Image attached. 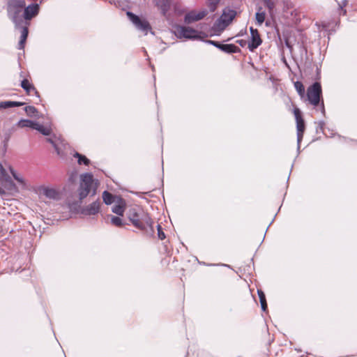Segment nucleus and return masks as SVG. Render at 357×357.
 I'll return each instance as SVG.
<instances>
[{
	"label": "nucleus",
	"mask_w": 357,
	"mask_h": 357,
	"mask_svg": "<svg viewBox=\"0 0 357 357\" xmlns=\"http://www.w3.org/2000/svg\"><path fill=\"white\" fill-rule=\"evenodd\" d=\"M127 217L137 229L144 231L149 227L152 232H154L153 220L148 213L142 210L131 208L127 213Z\"/></svg>",
	"instance_id": "obj_1"
},
{
	"label": "nucleus",
	"mask_w": 357,
	"mask_h": 357,
	"mask_svg": "<svg viewBox=\"0 0 357 357\" xmlns=\"http://www.w3.org/2000/svg\"><path fill=\"white\" fill-rule=\"evenodd\" d=\"M98 188V183L94 181L91 174H84L81 176L80 184L78 189L79 198L84 199L88 195H94Z\"/></svg>",
	"instance_id": "obj_2"
},
{
	"label": "nucleus",
	"mask_w": 357,
	"mask_h": 357,
	"mask_svg": "<svg viewBox=\"0 0 357 357\" xmlns=\"http://www.w3.org/2000/svg\"><path fill=\"white\" fill-rule=\"evenodd\" d=\"M322 96V89L320 83L314 82L307 89L306 100L314 107H320L322 114L325 113V108L323 99L321 100Z\"/></svg>",
	"instance_id": "obj_3"
},
{
	"label": "nucleus",
	"mask_w": 357,
	"mask_h": 357,
	"mask_svg": "<svg viewBox=\"0 0 357 357\" xmlns=\"http://www.w3.org/2000/svg\"><path fill=\"white\" fill-rule=\"evenodd\" d=\"M236 11L234 10L225 8L220 18L216 20L213 26V30L215 32H222L233 21L236 15Z\"/></svg>",
	"instance_id": "obj_4"
},
{
	"label": "nucleus",
	"mask_w": 357,
	"mask_h": 357,
	"mask_svg": "<svg viewBox=\"0 0 357 357\" xmlns=\"http://www.w3.org/2000/svg\"><path fill=\"white\" fill-rule=\"evenodd\" d=\"M26 6L25 0H9L7 4V12L8 16L14 22L17 20L22 9Z\"/></svg>",
	"instance_id": "obj_5"
},
{
	"label": "nucleus",
	"mask_w": 357,
	"mask_h": 357,
	"mask_svg": "<svg viewBox=\"0 0 357 357\" xmlns=\"http://www.w3.org/2000/svg\"><path fill=\"white\" fill-rule=\"evenodd\" d=\"M176 35L179 38L197 39L200 38V31L190 26H178L175 30Z\"/></svg>",
	"instance_id": "obj_6"
},
{
	"label": "nucleus",
	"mask_w": 357,
	"mask_h": 357,
	"mask_svg": "<svg viewBox=\"0 0 357 357\" xmlns=\"http://www.w3.org/2000/svg\"><path fill=\"white\" fill-rule=\"evenodd\" d=\"M293 113L294 114L296 123L297 140L298 143L300 144L303 139V134L305 130V121L302 116L301 112L298 107H295L294 109Z\"/></svg>",
	"instance_id": "obj_7"
},
{
	"label": "nucleus",
	"mask_w": 357,
	"mask_h": 357,
	"mask_svg": "<svg viewBox=\"0 0 357 357\" xmlns=\"http://www.w3.org/2000/svg\"><path fill=\"white\" fill-rule=\"evenodd\" d=\"M127 15L128 16L130 21L135 24V26L138 29L145 32L146 34L149 30L151 29V26L146 20L141 19L139 17L131 12H128Z\"/></svg>",
	"instance_id": "obj_8"
},
{
	"label": "nucleus",
	"mask_w": 357,
	"mask_h": 357,
	"mask_svg": "<svg viewBox=\"0 0 357 357\" xmlns=\"http://www.w3.org/2000/svg\"><path fill=\"white\" fill-rule=\"evenodd\" d=\"M250 38L248 43V47L250 51L253 52L255 49L261 45L262 39L261 38V36L257 29H254L251 26L250 28Z\"/></svg>",
	"instance_id": "obj_9"
},
{
	"label": "nucleus",
	"mask_w": 357,
	"mask_h": 357,
	"mask_svg": "<svg viewBox=\"0 0 357 357\" xmlns=\"http://www.w3.org/2000/svg\"><path fill=\"white\" fill-rule=\"evenodd\" d=\"M40 10L39 4L33 3L24 8L23 17L26 20V23L38 15Z\"/></svg>",
	"instance_id": "obj_10"
},
{
	"label": "nucleus",
	"mask_w": 357,
	"mask_h": 357,
	"mask_svg": "<svg viewBox=\"0 0 357 357\" xmlns=\"http://www.w3.org/2000/svg\"><path fill=\"white\" fill-rule=\"evenodd\" d=\"M38 192L40 196H45L50 199L57 200L60 198L59 192L52 188L42 186L38 188Z\"/></svg>",
	"instance_id": "obj_11"
},
{
	"label": "nucleus",
	"mask_w": 357,
	"mask_h": 357,
	"mask_svg": "<svg viewBox=\"0 0 357 357\" xmlns=\"http://www.w3.org/2000/svg\"><path fill=\"white\" fill-rule=\"evenodd\" d=\"M207 15L206 10L195 11L192 10L185 15L184 21L186 24H191L192 22L199 21Z\"/></svg>",
	"instance_id": "obj_12"
},
{
	"label": "nucleus",
	"mask_w": 357,
	"mask_h": 357,
	"mask_svg": "<svg viewBox=\"0 0 357 357\" xmlns=\"http://www.w3.org/2000/svg\"><path fill=\"white\" fill-rule=\"evenodd\" d=\"M100 202L97 200L84 207L82 213L86 215H92L98 213L100 211Z\"/></svg>",
	"instance_id": "obj_13"
},
{
	"label": "nucleus",
	"mask_w": 357,
	"mask_h": 357,
	"mask_svg": "<svg viewBox=\"0 0 357 357\" xmlns=\"http://www.w3.org/2000/svg\"><path fill=\"white\" fill-rule=\"evenodd\" d=\"M20 85L22 88L26 91V93L28 96L34 93L36 96L39 97V93L38 92L33 84L28 79H24L21 82Z\"/></svg>",
	"instance_id": "obj_14"
},
{
	"label": "nucleus",
	"mask_w": 357,
	"mask_h": 357,
	"mask_svg": "<svg viewBox=\"0 0 357 357\" xmlns=\"http://www.w3.org/2000/svg\"><path fill=\"white\" fill-rule=\"evenodd\" d=\"M7 167L9 168L10 166L6 163H5V165H3L1 162H0V181L4 183L13 184L11 178L6 169Z\"/></svg>",
	"instance_id": "obj_15"
},
{
	"label": "nucleus",
	"mask_w": 357,
	"mask_h": 357,
	"mask_svg": "<svg viewBox=\"0 0 357 357\" xmlns=\"http://www.w3.org/2000/svg\"><path fill=\"white\" fill-rule=\"evenodd\" d=\"M126 204L125 201L122 199H120L112 207V212L120 215L123 216L125 212Z\"/></svg>",
	"instance_id": "obj_16"
},
{
	"label": "nucleus",
	"mask_w": 357,
	"mask_h": 357,
	"mask_svg": "<svg viewBox=\"0 0 357 357\" xmlns=\"http://www.w3.org/2000/svg\"><path fill=\"white\" fill-rule=\"evenodd\" d=\"M29 25V22H26V25L23 26L21 30V36L20 40L18 43V49L23 50L25 46V43L28 37L29 29L28 26Z\"/></svg>",
	"instance_id": "obj_17"
},
{
	"label": "nucleus",
	"mask_w": 357,
	"mask_h": 357,
	"mask_svg": "<svg viewBox=\"0 0 357 357\" xmlns=\"http://www.w3.org/2000/svg\"><path fill=\"white\" fill-rule=\"evenodd\" d=\"M155 6L161 10L163 15L170 8L171 0H153Z\"/></svg>",
	"instance_id": "obj_18"
},
{
	"label": "nucleus",
	"mask_w": 357,
	"mask_h": 357,
	"mask_svg": "<svg viewBox=\"0 0 357 357\" xmlns=\"http://www.w3.org/2000/svg\"><path fill=\"white\" fill-rule=\"evenodd\" d=\"M220 50L228 54L239 53L241 52V49L234 44H222Z\"/></svg>",
	"instance_id": "obj_19"
},
{
	"label": "nucleus",
	"mask_w": 357,
	"mask_h": 357,
	"mask_svg": "<svg viewBox=\"0 0 357 357\" xmlns=\"http://www.w3.org/2000/svg\"><path fill=\"white\" fill-rule=\"evenodd\" d=\"M24 103L16 101H4L0 102V109H6L13 107H20L24 105Z\"/></svg>",
	"instance_id": "obj_20"
},
{
	"label": "nucleus",
	"mask_w": 357,
	"mask_h": 357,
	"mask_svg": "<svg viewBox=\"0 0 357 357\" xmlns=\"http://www.w3.org/2000/svg\"><path fill=\"white\" fill-rule=\"evenodd\" d=\"M257 294L259 298L261 309L263 311H266L267 309V303L265 294L261 289H257Z\"/></svg>",
	"instance_id": "obj_21"
},
{
	"label": "nucleus",
	"mask_w": 357,
	"mask_h": 357,
	"mask_svg": "<svg viewBox=\"0 0 357 357\" xmlns=\"http://www.w3.org/2000/svg\"><path fill=\"white\" fill-rule=\"evenodd\" d=\"M34 130H36L39 131L40 133H42L44 135H50V130L47 128H45L44 126L35 122V124L33 125Z\"/></svg>",
	"instance_id": "obj_22"
},
{
	"label": "nucleus",
	"mask_w": 357,
	"mask_h": 357,
	"mask_svg": "<svg viewBox=\"0 0 357 357\" xmlns=\"http://www.w3.org/2000/svg\"><path fill=\"white\" fill-rule=\"evenodd\" d=\"M35 124V122L31 121V120H28V119H22L20 120L17 124V126L18 128H33V125Z\"/></svg>",
	"instance_id": "obj_23"
},
{
	"label": "nucleus",
	"mask_w": 357,
	"mask_h": 357,
	"mask_svg": "<svg viewBox=\"0 0 357 357\" xmlns=\"http://www.w3.org/2000/svg\"><path fill=\"white\" fill-rule=\"evenodd\" d=\"M294 87L301 98H305V87L301 82H294Z\"/></svg>",
	"instance_id": "obj_24"
},
{
	"label": "nucleus",
	"mask_w": 357,
	"mask_h": 357,
	"mask_svg": "<svg viewBox=\"0 0 357 357\" xmlns=\"http://www.w3.org/2000/svg\"><path fill=\"white\" fill-rule=\"evenodd\" d=\"M74 157L78 158V164L82 165L84 164L88 166L90 164V160L85 156L79 153H75L74 154Z\"/></svg>",
	"instance_id": "obj_25"
},
{
	"label": "nucleus",
	"mask_w": 357,
	"mask_h": 357,
	"mask_svg": "<svg viewBox=\"0 0 357 357\" xmlns=\"http://www.w3.org/2000/svg\"><path fill=\"white\" fill-rule=\"evenodd\" d=\"M110 222L111 224L115 227H121L124 225L122 219L119 217L111 215Z\"/></svg>",
	"instance_id": "obj_26"
},
{
	"label": "nucleus",
	"mask_w": 357,
	"mask_h": 357,
	"mask_svg": "<svg viewBox=\"0 0 357 357\" xmlns=\"http://www.w3.org/2000/svg\"><path fill=\"white\" fill-rule=\"evenodd\" d=\"M102 199L106 204H111L114 202V196L110 192L104 191L102 193Z\"/></svg>",
	"instance_id": "obj_27"
},
{
	"label": "nucleus",
	"mask_w": 357,
	"mask_h": 357,
	"mask_svg": "<svg viewBox=\"0 0 357 357\" xmlns=\"http://www.w3.org/2000/svg\"><path fill=\"white\" fill-rule=\"evenodd\" d=\"M9 170L12 174L13 178L22 185H25V181L22 176L17 175L11 167H9Z\"/></svg>",
	"instance_id": "obj_28"
},
{
	"label": "nucleus",
	"mask_w": 357,
	"mask_h": 357,
	"mask_svg": "<svg viewBox=\"0 0 357 357\" xmlns=\"http://www.w3.org/2000/svg\"><path fill=\"white\" fill-rule=\"evenodd\" d=\"M220 0H208L207 6L211 12H214Z\"/></svg>",
	"instance_id": "obj_29"
},
{
	"label": "nucleus",
	"mask_w": 357,
	"mask_h": 357,
	"mask_svg": "<svg viewBox=\"0 0 357 357\" xmlns=\"http://www.w3.org/2000/svg\"><path fill=\"white\" fill-rule=\"evenodd\" d=\"M256 20L259 25H261L265 20L266 13L264 12L258 11L255 15Z\"/></svg>",
	"instance_id": "obj_30"
},
{
	"label": "nucleus",
	"mask_w": 357,
	"mask_h": 357,
	"mask_svg": "<svg viewBox=\"0 0 357 357\" xmlns=\"http://www.w3.org/2000/svg\"><path fill=\"white\" fill-rule=\"evenodd\" d=\"M24 111L26 113V114L30 116H35L38 113L36 108L33 106L25 107Z\"/></svg>",
	"instance_id": "obj_31"
},
{
	"label": "nucleus",
	"mask_w": 357,
	"mask_h": 357,
	"mask_svg": "<svg viewBox=\"0 0 357 357\" xmlns=\"http://www.w3.org/2000/svg\"><path fill=\"white\" fill-rule=\"evenodd\" d=\"M263 1L270 12L274 9L275 5L272 0H263Z\"/></svg>",
	"instance_id": "obj_32"
},
{
	"label": "nucleus",
	"mask_w": 357,
	"mask_h": 357,
	"mask_svg": "<svg viewBox=\"0 0 357 357\" xmlns=\"http://www.w3.org/2000/svg\"><path fill=\"white\" fill-rule=\"evenodd\" d=\"M157 229L158 238L160 240H164L166 236L160 225H158Z\"/></svg>",
	"instance_id": "obj_33"
},
{
	"label": "nucleus",
	"mask_w": 357,
	"mask_h": 357,
	"mask_svg": "<svg viewBox=\"0 0 357 357\" xmlns=\"http://www.w3.org/2000/svg\"><path fill=\"white\" fill-rule=\"evenodd\" d=\"M208 42L210 44L215 46V47L218 48L219 50H220V47L222 45V44H221L218 41H215V40H208Z\"/></svg>",
	"instance_id": "obj_34"
},
{
	"label": "nucleus",
	"mask_w": 357,
	"mask_h": 357,
	"mask_svg": "<svg viewBox=\"0 0 357 357\" xmlns=\"http://www.w3.org/2000/svg\"><path fill=\"white\" fill-rule=\"evenodd\" d=\"M338 13L340 16H345L347 15V10L345 9V8L338 7Z\"/></svg>",
	"instance_id": "obj_35"
},
{
	"label": "nucleus",
	"mask_w": 357,
	"mask_h": 357,
	"mask_svg": "<svg viewBox=\"0 0 357 357\" xmlns=\"http://www.w3.org/2000/svg\"><path fill=\"white\" fill-rule=\"evenodd\" d=\"M236 42V43H238V45H240L243 47H245L248 43L247 42V40H243V39L237 40Z\"/></svg>",
	"instance_id": "obj_36"
},
{
	"label": "nucleus",
	"mask_w": 357,
	"mask_h": 357,
	"mask_svg": "<svg viewBox=\"0 0 357 357\" xmlns=\"http://www.w3.org/2000/svg\"><path fill=\"white\" fill-rule=\"evenodd\" d=\"M348 4V0H344L341 3H338V6L340 8H345Z\"/></svg>",
	"instance_id": "obj_37"
},
{
	"label": "nucleus",
	"mask_w": 357,
	"mask_h": 357,
	"mask_svg": "<svg viewBox=\"0 0 357 357\" xmlns=\"http://www.w3.org/2000/svg\"><path fill=\"white\" fill-rule=\"evenodd\" d=\"M47 142H50V144H52L56 148V144L52 139H47Z\"/></svg>",
	"instance_id": "obj_38"
},
{
	"label": "nucleus",
	"mask_w": 357,
	"mask_h": 357,
	"mask_svg": "<svg viewBox=\"0 0 357 357\" xmlns=\"http://www.w3.org/2000/svg\"><path fill=\"white\" fill-rule=\"evenodd\" d=\"M286 45H287V47H290L288 41H286Z\"/></svg>",
	"instance_id": "obj_39"
},
{
	"label": "nucleus",
	"mask_w": 357,
	"mask_h": 357,
	"mask_svg": "<svg viewBox=\"0 0 357 357\" xmlns=\"http://www.w3.org/2000/svg\"><path fill=\"white\" fill-rule=\"evenodd\" d=\"M3 191L1 190V188H0V193H1Z\"/></svg>",
	"instance_id": "obj_40"
}]
</instances>
